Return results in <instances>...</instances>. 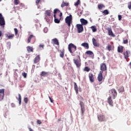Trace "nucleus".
<instances>
[{"label":"nucleus","instance_id":"f257e3e1","mask_svg":"<svg viewBox=\"0 0 131 131\" xmlns=\"http://www.w3.org/2000/svg\"><path fill=\"white\" fill-rule=\"evenodd\" d=\"M73 61L77 68H79L81 66V60H80V56L79 55L76 56V58L73 59Z\"/></svg>","mask_w":131,"mask_h":131},{"label":"nucleus","instance_id":"f03ea898","mask_svg":"<svg viewBox=\"0 0 131 131\" xmlns=\"http://www.w3.org/2000/svg\"><path fill=\"white\" fill-rule=\"evenodd\" d=\"M77 47L73 43H71L68 45V50L71 54H73L76 51Z\"/></svg>","mask_w":131,"mask_h":131},{"label":"nucleus","instance_id":"7ed1b4c3","mask_svg":"<svg viewBox=\"0 0 131 131\" xmlns=\"http://www.w3.org/2000/svg\"><path fill=\"white\" fill-rule=\"evenodd\" d=\"M110 93V97L113 98V99H115L117 97V92L114 89H112L109 91Z\"/></svg>","mask_w":131,"mask_h":131},{"label":"nucleus","instance_id":"20e7f679","mask_svg":"<svg viewBox=\"0 0 131 131\" xmlns=\"http://www.w3.org/2000/svg\"><path fill=\"white\" fill-rule=\"evenodd\" d=\"M66 23L68 25L69 27L71 26V23H72V15L70 14L69 16H67L65 18Z\"/></svg>","mask_w":131,"mask_h":131},{"label":"nucleus","instance_id":"39448f33","mask_svg":"<svg viewBox=\"0 0 131 131\" xmlns=\"http://www.w3.org/2000/svg\"><path fill=\"white\" fill-rule=\"evenodd\" d=\"M79 105L80 107L81 115L83 116L84 114V112H85V107H84V103L82 101H80Z\"/></svg>","mask_w":131,"mask_h":131},{"label":"nucleus","instance_id":"423d86ee","mask_svg":"<svg viewBox=\"0 0 131 131\" xmlns=\"http://www.w3.org/2000/svg\"><path fill=\"white\" fill-rule=\"evenodd\" d=\"M35 37L33 35H31L28 38V43H30V42H32V43H34V42H35Z\"/></svg>","mask_w":131,"mask_h":131},{"label":"nucleus","instance_id":"0eeeda50","mask_svg":"<svg viewBox=\"0 0 131 131\" xmlns=\"http://www.w3.org/2000/svg\"><path fill=\"white\" fill-rule=\"evenodd\" d=\"M123 55L124 56V58L127 61L128 58L130 56V51L126 50L123 52Z\"/></svg>","mask_w":131,"mask_h":131},{"label":"nucleus","instance_id":"6e6552de","mask_svg":"<svg viewBox=\"0 0 131 131\" xmlns=\"http://www.w3.org/2000/svg\"><path fill=\"white\" fill-rule=\"evenodd\" d=\"M5 25H6L5 19L3 16V14H2V13H0V26H5Z\"/></svg>","mask_w":131,"mask_h":131},{"label":"nucleus","instance_id":"1a4fd4ad","mask_svg":"<svg viewBox=\"0 0 131 131\" xmlns=\"http://www.w3.org/2000/svg\"><path fill=\"white\" fill-rule=\"evenodd\" d=\"M76 27L78 33H80L81 32H82V31H83V26H82V25L77 24L76 25Z\"/></svg>","mask_w":131,"mask_h":131},{"label":"nucleus","instance_id":"9d476101","mask_svg":"<svg viewBox=\"0 0 131 131\" xmlns=\"http://www.w3.org/2000/svg\"><path fill=\"white\" fill-rule=\"evenodd\" d=\"M5 97V89H0V101H3Z\"/></svg>","mask_w":131,"mask_h":131},{"label":"nucleus","instance_id":"9b49d317","mask_svg":"<svg viewBox=\"0 0 131 131\" xmlns=\"http://www.w3.org/2000/svg\"><path fill=\"white\" fill-rule=\"evenodd\" d=\"M92 42L94 47H96V48H99L100 47V43L97 41V40L95 38H92Z\"/></svg>","mask_w":131,"mask_h":131},{"label":"nucleus","instance_id":"f8f14e48","mask_svg":"<svg viewBox=\"0 0 131 131\" xmlns=\"http://www.w3.org/2000/svg\"><path fill=\"white\" fill-rule=\"evenodd\" d=\"M52 17L51 14V10H46L45 12V18L46 19H49V17Z\"/></svg>","mask_w":131,"mask_h":131},{"label":"nucleus","instance_id":"ddd939ff","mask_svg":"<svg viewBox=\"0 0 131 131\" xmlns=\"http://www.w3.org/2000/svg\"><path fill=\"white\" fill-rule=\"evenodd\" d=\"M5 36L8 39H13L14 38L15 35L14 34H10V33L5 34Z\"/></svg>","mask_w":131,"mask_h":131},{"label":"nucleus","instance_id":"4468645a","mask_svg":"<svg viewBox=\"0 0 131 131\" xmlns=\"http://www.w3.org/2000/svg\"><path fill=\"white\" fill-rule=\"evenodd\" d=\"M98 81H102L103 80V71H100L97 77Z\"/></svg>","mask_w":131,"mask_h":131},{"label":"nucleus","instance_id":"2eb2a0df","mask_svg":"<svg viewBox=\"0 0 131 131\" xmlns=\"http://www.w3.org/2000/svg\"><path fill=\"white\" fill-rule=\"evenodd\" d=\"M100 70L101 71H106L107 70V66H106V64L103 63L100 64Z\"/></svg>","mask_w":131,"mask_h":131},{"label":"nucleus","instance_id":"dca6fc26","mask_svg":"<svg viewBox=\"0 0 131 131\" xmlns=\"http://www.w3.org/2000/svg\"><path fill=\"white\" fill-rule=\"evenodd\" d=\"M80 21L81 23L82 26H85L88 24V23H89V22L88 21V20H86V19H84V18H81L80 19Z\"/></svg>","mask_w":131,"mask_h":131},{"label":"nucleus","instance_id":"f3484780","mask_svg":"<svg viewBox=\"0 0 131 131\" xmlns=\"http://www.w3.org/2000/svg\"><path fill=\"white\" fill-rule=\"evenodd\" d=\"M40 61V56L39 55L36 56L34 59V64H36Z\"/></svg>","mask_w":131,"mask_h":131},{"label":"nucleus","instance_id":"a211bd4d","mask_svg":"<svg viewBox=\"0 0 131 131\" xmlns=\"http://www.w3.org/2000/svg\"><path fill=\"white\" fill-rule=\"evenodd\" d=\"M98 118L99 121H105V116H104V115L102 114L99 115L98 116Z\"/></svg>","mask_w":131,"mask_h":131},{"label":"nucleus","instance_id":"6ab92c4d","mask_svg":"<svg viewBox=\"0 0 131 131\" xmlns=\"http://www.w3.org/2000/svg\"><path fill=\"white\" fill-rule=\"evenodd\" d=\"M65 55V50L62 49L59 51V56L60 58H64Z\"/></svg>","mask_w":131,"mask_h":131},{"label":"nucleus","instance_id":"aec40b11","mask_svg":"<svg viewBox=\"0 0 131 131\" xmlns=\"http://www.w3.org/2000/svg\"><path fill=\"white\" fill-rule=\"evenodd\" d=\"M107 31L108 35H110V36H113V37H114V36H115V35H114V34H113V32H112V29H111V28H108L107 29Z\"/></svg>","mask_w":131,"mask_h":131},{"label":"nucleus","instance_id":"412c9836","mask_svg":"<svg viewBox=\"0 0 131 131\" xmlns=\"http://www.w3.org/2000/svg\"><path fill=\"white\" fill-rule=\"evenodd\" d=\"M123 46H119L117 49L118 53H121L122 54V53H123Z\"/></svg>","mask_w":131,"mask_h":131},{"label":"nucleus","instance_id":"4be33fe9","mask_svg":"<svg viewBox=\"0 0 131 131\" xmlns=\"http://www.w3.org/2000/svg\"><path fill=\"white\" fill-rule=\"evenodd\" d=\"M107 103H108L110 106H113V101H112V97L111 96H110L107 98Z\"/></svg>","mask_w":131,"mask_h":131},{"label":"nucleus","instance_id":"5701e85b","mask_svg":"<svg viewBox=\"0 0 131 131\" xmlns=\"http://www.w3.org/2000/svg\"><path fill=\"white\" fill-rule=\"evenodd\" d=\"M49 75V73L45 71H42L40 73V76L41 77H46V76H48Z\"/></svg>","mask_w":131,"mask_h":131},{"label":"nucleus","instance_id":"b1692460","mask_svg":"<svg viewBox=\"0 0 131 131\" xmlns=\"http://www.w3.org/2000/svg\"><path fill=\"white\" fill-rule=\"evenodd\" d=\"M89 78L91 82H94V75L93 74H89Z\"/></svg>","mask_w":131,"mask_h":131},{"label":"nucleus","instance_id":"393cba45","mask_svg":"<svg viewBox=\"0 0 131 131\" xmlns=\"http://www.w3.org/2000/svg\"><path fill=\"white\" fill-rule=\"evenodd\" d=\"M69 6V3L65 2L64 1L62 2L61 7V8H64V7H68Z\"/></svg>","mask_w":131,"mask_h":131},{"label":"nucleus","instance_id":"a878e982","mask_svg":"<svg viewBox=\"0 0 131 131\" xmlns=\"http://www.w3.org/2000/svg\"><path fill=\"white\" fill-rule=\"evenodd\" d=\"M81 46L82 47H84V48H86L87 50H89V48H90V46H89V43L86 42L82 43Z\"/></svg>","mask_w":131,"mask_h":131},{"label":"nucleus","instance_id":"bb28decb","mask_svg":"<svg viewBox=\"0 0 131 131\" xmlns=\"http://www.w3.org/2000/svg\"><path fill=\"white\" fill-rule=\"evenodd\" d=\"M27 50L28 53H31V52H32V53H33V48L30 46L27 47Z\"/></svg>","mask_w":131,"mask_h":131},{"label":"nucleus","instance_id":"cd10ccee","mask_svg":"<svg viewBox=\"0 0 131 131\" xmlns=\"http://www.w3.org/2000/svg\"><path fill=\"white\" fill-rule=\"evenodd\" d=\"M74 90L76 94H78V88L77 87V84H76V82H74Z\"/></svg>","mask_w":131,"mask_h":131},{"label":"nucleus","instance_id":"c85d7f7f","mask_svg":"<svg viewBox=\"0 0 131 131\" xmlns=\"http://www.w3.org/2000/svg\"><path fill=\"white\" fill-rule=\"evenodd\" d=\"M52 41L54 42V45H56V46H59V41L58 40V39L54 38L52 39Z\"/></svg>","mask_w":131,"mask_h":131},{"label":"nucleus","instance_id":"c756f323","mask_svg":"<svg viewBox=\"0 0 131 131\" xmlns=\"http://www.w3.org/2000/svg\"><path fill=\"white\" fill-rule=\"evenodd\" d=\"M106 48V50H107L108 52H110L111 50H112V46H111L110 44H108Z\"/></svg>","mask_w":131,"mask_h":131},{"label":"nucleus","instance_id":"7c9ffc66","mask_svg":"<svg viewBox=\"0 0 131 131\" xmlns=\"http://www.w3.org/2000/svg\"><path fill=\"white\" fill-rule=\"evenodd\" d=\"M91 29L92 30L93 32H96L97 27H96V26H91Z\"/></svg>","mask_w":131,"mask_h":131},{"label":"nucleus","instance_id":"2f4dec72","mask_svg":"<svg viewBox=\"0 0 131 131\" xmlns=\"http://www.w3.org/2000/svg\"><path fill=\"white\" fill-rule=\"evenodd\" d=\"M85 54L86 55H89L90 56H93V55H94V53L92 52V51H91L90 50L89 51H87L86 52H85Z\"/></svg>","mask_w":131,"mask_h":131},{"label":"nucleus","instance_id":"473e14b6","mask_svg":"<svg viewBox=\"0 0 131 131\" xmlns=\"http://www.w3.org/2000/svg\"><path fill=\"white\" fill-rule=\"evenodd\" d=\"M119 93H123V92H124V88L123 86H121L119 89H118Z\"/></svg>","mask_w":131,"mask_h":131},{"label":"nucleus","instance_id":"72a5a7b5","mask_svg":"<svg viewBox=\"0 0 131 131\" xmlns=\"http://www.w3.org/2000/svg\"><path fill=\"white\" fill-rule=\"evenodd\" d=\"M54 21L55 23H60V20L59 19L56 18V14L54 15Z\"/></svg>","mask_w":131,"mask_h":131},{"label":"nucleus","instance_id":"f704fd0d","mask_svg":"<svg viewBox=\"0 0 131 131\" xmlns=\"http://www.w3.org/2000/svg\"><path fill=\"white\" fill-rule=\"evenodd\" d=\"M98 8L99 10H102L103 8H105V6L103 4H99L98 5Z\"/></svg>","mask_w":131,"mask_h":131},{"label":"nucleus","instance_id":"c9c22d12","mask_svg":"<svg viewBox=\"0 0 131 131\" xmlns=\"http://www.w3.org/2000/svg\"><path fill=\"white\" fill-rule=\"evenodd\" d=\"M16 99L18 100L19 105H21V95L20 94H18V98H16Z\"/></svg>","mask_w":131,"mask_h":131},{"label":"nucleus","instance_id":"e433bc0d","mask_svg":"<svg viewBox=\"0 0 131 131\" xmlns=\"http://www.w3.org/2000/svg\"><path fill=\"white\" fill-rule=\"evenodd\" d=\"M102 13L103 15H108L109 14V11H108V10H104L103 11H102Z\"/></svg>","mask_w":131,"mask_h":131},{"label":"nucleus","instance_id":"4c0bfd02","mask_svg":"<svg viewBox=\"0 0 131 131\" xmlns=\"http://www.w3.org/2000/svg\"><path fill=\"white\" fill-rule=\"evenodd\" d=\"M19 3H20V1H19V0H14V4L16 6H17V5H19Z\"/></svg>","mask_w":131,"mask_h":131},{"label":"nucleus","instance_id":"58836bf2","mask_svg":"<svg viewBox=\"0 0 131 131\" xmlns=\"http://www.w3.org/2000/svg\"><path fill=\"white\" fill-rule=\"evenodd\" d=\"M58 12L60 13V10H59L57 9H55L54 10V15H56V14H57Z\"/></svg>","mask_w":131,"mask_h":131},{"label":"nucleus","instance_id":"ea45409f","mask_svg":"<svg viewBox=\"0 0 131 131\" xmlns=\"http://www.w3.org/2000/svg\"><path fill=\"white\" fill-rule=\"evenodd\" d=\"M91 70V69L88 67H85L84 69V71H86V72H89Z\"/></svg>","mask_w":131,"mask_h":131},{"label":"nucleus","instance_id":"a19ab883","mask_svg":"<svg viewBox=\"0 0 131 131\" xmlns=\"http://www.w3.org/2000/svg\"><path fill=\"white\" fill-rule=\"evenodd\" d=\"M79 4H80V1L77 0V2L75 3L74 5L75 6V7H77V6L79 5Z\"/></svg>","mask_w":131,"mask_h":131},{"label":"nucleus","instance_id":"79ce46f5","mask_svg":"<svg viewBox=\"0 0 131 131\" xmlns=\"http://www.w3.org/2000/svg\"><path fill=\"white\" fill-rule=\"evenodd\" d=\"M39 48L40 49V50H43V49L45 48V45H39Z\"/></svg>","mask_w":131,"mask_h":131},{"label":"nucleus","instance_id":"37998d69","mask_svg":"<svg viewBox=\"0 0 131 131\" xmlns=\"http://www.w3.org/2000/svg\"><path fill=\"white\" fill-rule=\"evenodd\" d=\"M14 33H15V35H18V29L17 28H14Z\"/></svg>","mask_w":131,"mask_h":131},{"label":"nucleus","instance_id":"c03bdc74","mask_svg":"<svg viewBox=\"0 0 131 131\" xmlns=\"http://www.w3.org/2000/svg\"><path fill=\"white\" fill-rule=\"evenodd\" d=\"M24 101L25 102V103H26V104H27V103H28V98H25L24 99Z\"/></svg>","mask_w":131,"mask_h":131},{"label":"nucleus","instance_id":"a18cd8bd","mask_svg":"<svg viewBox=\"0 0 131 131\" xmlns=\"http://www.w3.org/2000/svg\"><path fill=\"white\" fill-rule=\"evenodd\" d=\"M22 75L23 76H24V77H25V78H26V76H27V74H26V73L24 72L22 73Z\"/></svg>","mask_w":131,"mask_h":131},{"label":"nucleus","instance_id":"49530a36","mask_svg":"<svg viewBox=\"0 0 131 131\" xmlns=\"http://www.w3.org/2000/svg\"><path fill=\"white\" fill-rule=\"evenodd\" d=\"M128 43V40H127V39L123 40V43H124L125 45Z\"/></svg>","mask_w":131,"mask_h":131},{"label":"nucleus","instance_id":"de8ad7c7","mask_svg":"<svg viewBox=\"0 0 131 131\" xmlns=\"http://www.w3.org/2000/svg\"><path fill=\"white\" fill-rule=\"evenodd\" d=\"M40 2V0H36V4L37 6H38Z\"/></svg>","mask_w":131,"mask_h":131},{"label":"nucleus","instance_id":"09e8293b","mask_svg":"<svg viewBox=\"0 0 131 131\" xmlns=\"http://www.w3.org/2000/svg\"><path fill=\"white\" fill-rule=\"evenodd\" d=\"M37 124H41V121L39 120H37Z\"/></svg>","mask_w":131,"mask_h":131},{"label":"nucleus","instance_id":"8fccbe9b","mask_svg":"<svg viewBox=\"0 0 131 131\" xmlns=\"http://www.w3.org/2000/svg\"><path fill=\"white\" fill-rule=\"evenodd\" d=\"M121 18H122V16H121V15H118V19H119V21H120L121 20Z\"/></svg>","mask_w":131,"mask_h":131},{"label":"nucleus","instance_id":"3c124183","mask_svg":"<svg viewBox=\"0 0 131 131\" xmlns=\"http://www.w3.org/2000/svg\"><path fill=\"white\" fill-rule=\"evenodd\" d=\"M49 100H50V102L51 103H53L54 102V100H53V99H51V97L49 96Z\"/></svg>","mask_w":131,"mask_h":131},{"label":"nucleus","instance_id":"603ef678","mask_svg":"<svg viewBox=\"0 0 131 131\" xmlns=\"http://www.w3.org/2000/svg\"><path fill=\"white\" fill-rule=\"evenodd\" d=\"M19 6H20V7H21V8H23V7H25V5H24V4L20 3V4H19Z\"/></svg>","mask_w":131,"mask_h":131},{"label":"nucleus","instance_id":"864d4df0","mask_svg":"<svg viewBox=\"0 0 131 131\" xmlns=\"http://www.w3.org/2000/svg\"><path fill=\"white\" fill-rule=\"evenodd\" d=\"M29 129L30 131H33V130L31 127H29Z\"/></svg>","mask_w":131,"mask_h":131},{"label":"nucleus","instance_id":"5fc2aeb1","mask_svg":"<svg viewBox=\"0 0 131 131\" xmlns=\"http://www.w3.org/2000/svg\"><path fill=\"white\" fill-rule=\"evenodd\" d=\"M3 33H2V31H0V37L2 36Z\"/></svg>","mask_w":131,"mask_h":131},{"label":"nucleus","instance_id":"6e6d98bb","mask_svg":"<svg viewBox=\"0 0 131 131\" xmlns=\"http://www.w3.org/2000/svg\"><path fill=\"white\" fill-rule=\"evenodd\" d=\"M62 13L60 12V13L59 14V17H62Z\"/></svg>","mask_w":131,"mask_h":131},{"label":"nucleus","instance_id":"4d7b16f0","mask_svg":"<svg viewBox=\"0 0 131 131\" xmlns=\"http://www.w3.org/2000/svg\"><path fill=\"white\" fill-rule=\"evenodd\" d=\"M45 30L47 31V30H48V29L45 28Z\"/></svg>","mask_w":131,"mask_h":131},{"label":"nucleus","instance_id":"13d9d810","mask_svg":"<svg viewBox=\"0 0 131 131\" xmlns=\"http://www.w3.org/2000/svg\"><path fill=\"white\" fill-rule=\"evenodd\" d=\"M0 2H2V0H0Z\"/></svg>","mask_w":131,"mask_h":131}]
</instances>
